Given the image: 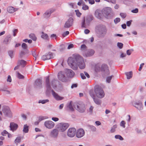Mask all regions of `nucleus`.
<instances>
[{"mask_svg":"<svg viewBox=\"0 0 146 146\" xmlns=\"http://www.w3.org/2000/svg\"><path fill=\"white\" fill-rule=\"evenodd\" d=\"M74 58L71 57H69L68 60V63L71 68L74 70L78 69V67L81 69L85 68L86 65L83 57L78 54L73 55Z\"/></svg>","mask_w":146,"mask_h":146,"instance_id":"nucleus-1","label":"nucleus"},{"mask_svg":"<svg viewBox=\"0 0 146 146\" xmlns=\"http://www.w3.org/2000/svg\"><path fill=\"white\" fill-rule=\"evenodd\" d=\"M80 50L82 55L84 57L91 56L95 53V51L93 49H87L86 46H81Z\"/></svg>","mask_w":146,"mask_h":146,"instance_id":"nucleus-2","label":"nucleus"},{"mask_svg":"<svg viewBox=\"0 0 146 146\" xmlns=\"http://www.w3.org/2000/svg\"><path fill=\"white\" fill-rule=\"evenodd\" d=\"M94 19L92 15L89 14L88 15L85 19V17L83 18L82 23L81 27L82 28H86L87 26L90 25L91 22Z\"/></svg>","mask_w":146,"mask_h":146,"instance_id":"nucleus-3","label":"nucleus"},{"mask_svg":"<svg viewBox=\"0 0 146 146\" xmlns=\"http://www.w3.org/2000/svg\"><path fill=\"white\" fill-rule=\"evenodd\" d=\"M94 92L96 96L98 98H103L105 96V94L103 89L98 85L95 86Z\"/></svg>","mask_w":146,"mask_h":146,"instance_id":"nucleus-4","label":"nucleus"},{"mask_svg":"<svg viewBox=\"0 0 146 146\" xmlns=\"http://www.w3.org/2000/svg\"><path fill=\"white\" fill-rule=\"evenodd\" d=\"M102 10L103 15L106 18L110 19L113 17L114 14L111 11V8L106 7L103 9Z\"/></svg>","mask_w":146,"mask_h":146,"instance_id":"nucleus-5","label":"nucleus"},{"mask_svg":"<svg viewBox=\"0 0 146 146\" xmlns=\"http://www.w3.org/2000/svg\"><path fill=\"white\" fill-rule=\"evenodd\" d=\"M98 28L99 37H104L107 33V30L106 27L104 25H100L98 27Z\"/></svg>","mask_w":146,"mask_h":146,"instance_id":"nucleus-6","label":"nucleus"},{"mask_svg":"<svg viewBox=\"0 0 146 146\" xmlns=\"http://www.w3.org/2000/svg\"><path fill=\"white\" fill-rule=\"evenodd\" d=\"M69 125L68 123H60L58 124L57 128L61 132H64L68 127Z\"/></svg>","mask_w":146,"mask_h":146,"instance_id":"nucleus-7","label":"nucleus"},{"mask_svg":"<svg viewBox=\"0 0 146 146\" xmlns=\"http://www.w3.org/2000/svg\"><path fill=\"white\" fill-rule=\"evenodd\" d=\"M2 111L5 116L11 117L12 113L9 107L7 106H3L2 108Z\"/></svg>","mask_w":146,"mask_h":146,"instance_id":"nucleus-8","label":"nucleus"},{"mask_svg":"<svg viewBox=\"0 0 146 146\" xmlns=\"http://www.w3.org/2000/svg\"><path fill=\"white\" fill-rule=\"evenodd\" d=\"M133 105L139 110H142L143 109V104L140 101L136 100L132 102Z\"/></svg>","mask_w":146,"mask_h":146,"instance_id":"nucleus-9","label":"nucleus"},{"mask_svg":"<svg viewBox=\"0 0 146 146\" xmlns=\"http://www.w3.org/2000/svg\"><path fill=\"white\" fill-rule=\"evenodd\" d=\"M76 109L80 112L83 113L86 110L85 104L84 103L81 102L78 104L77 105Z\"/></svg>","mask_w":146,"mask_h":146,"instance_id":"nucleus-10","label":"nucleus"},{"mask_svg":"<svg viewBox=\"0 0 146 146\" xmlns=\"http://www.w3.org/2000/svg\"><path fill=\"white\" fill-rule=\"evenodd\" d=\"M95 17L98 19L100 20H102L104 18V15H103L102 10L100 9H97L94 13Z\"/></svg>","mask_w":146,"mask_h":146,"instance_id":"nucleus-11","label":"nucleus"},{"mask_svg":"<svg viewBox=\"0 0 146 146\" xmlns=\"http://www.w3.org/2000/svg\"><path fill=\"white\" fill-rule=\"evenodd\" d=\"M55 124L54 122L51 121H46L44 122L45 126L48 129H51L53 128Z\"/></svg>","mask_w":146,"mask_h":146,"instance_id":"nucleus-12","label":"nucleus"},{"mask_svg":"<svg viewBox=\"0 0 146 146\" xmlns=\"http://www.w3.org/2000/svg\"><path fill=\"white\" fill-rule=\"evenodd\" d=\"M73 19L71 17L69 18L66 22L64 27L65 28H69L72 26L73 23Z\"/></svg>","mask_w":146,"mask_h":146,"instance_id":"nucleus-13","label":"nucleus"},{"mask_svg":"<svg viewBox=\"0 0 146 146\" xmlns=\"http://www.w3.org/2000/svg\"><path fill=\"white\" fill-rule=\"evenodd\" d=\"M58 129H54L51 131L50 136L52 138H56L58 136Z\"/></svg>","mask_w":146,"mask_h":146,"instance_id":"nucleus-14","label":"nucleus"},{"mask_svg":"<svg viewBox=\"0 0 146 146\" xmlns=\"http://www.w3.org/2000/svg\"><path fill=\"white\" fill-rule=\"evenodd\" d=\"M42 80L40 79H36L35 82L34 84V86L36 88H40L42 87Z\"/></svg>","mask_w":146,"mask_h":146,"instance_id":"nucleus-15","label":"nucleus"},{"mask_svg":"<svg viewBox=\"0 0 146 146\" xmlns=\"http://www.w3.org/2000/svg\"><path fill=\"white\" fill-rule=\"evenodd\" d=\"M76 133V129L73 127L71 128H69L68 130L67 135L70 137H73L75 135Z\"/></svg>","mask_w":146,"mask_h":146,"instance_id":"nucleus-16","label":"nucleus"},{"mask_svg":"<svg viewBox=\"0 0 146 146\" xmlns=\"http://www.w3.org/2000/svg\"><path fill=\"white\" fill-rule=\"evenodd\" d=\"M102 70L103 72L106 75H108L110 74V72L108 67L106 64H103L102 66Z\"/></svg>","mask_w":146,"mask_h":146,"instance_id":"nucleus-17","label":"nucleus"},{"mask_svg":"<svg viewBox=\"0 0 146 146\" xmlns=\"http://www.w3.org/2000/svg\"><path fill=\"white\" fill-rule=\"evenodd\" d=\"M58 78L59 80L63 82H65L66 80V77L64 75V72L60 71L59 72L58 75Z\"/></svg>","mask_w":146,"mask_h":146,"instance_id":"nucleus-18","label":"nucleus"},{"mask_svg":"<svg viewBox=\"0 0 146 146\" xmlns=\"http://www.w3.org/2000/svg\"><path fill=\"white\" fill-rule=\"evenodd\" d=\"M53 58V56L52 53L50 52H49L48 54L43 56L42 57V59L43 60L50 59Z\"/></svg>","mask_w":146,"mask_h":146,"instance_id":"nucleus-19","label":"nucleus"},{"mask_svg":"<svg viewBox=\"0 0 146 146\" xmlns=\"http://www.w3.org/2000/svg\"><path fill=\"white\" fill-rule=\"evenodd\" d=\"M52 93V96L57 101L61 100L64 99V97L60 96L58 94L56 93L54 91L52 90H51Z\"/></svg>","mask_w":146,"mask_h":146,"instance_id":"nucleus-20","label":"nucleus"},{"mask_svg":"<svg viewBox=\"0 0 146 146\" xmlns=\"http://www.w3.org/2000/svg\"><path fill=\"white\" fill-rule=\"evenodd\" d=\"M85 134V132L82 129H78L76 133V136L78 138H80L83 137Z\"/></svg>","mask_w":146,"mask_h":146,"instance_id":"nucleus-21","label":"nucleus"},{"mask_svg":"<svg viewBox=\"0 0 146 146\" xmlns=\"http://www.w3.org/2000/svg\"><path fill=\"white\" fill-rule=\"evenodd\" d=\"M22 50L20 53L19 56L22 58L27 53H28V50L27 49V46H22Z\"/></svg>","mask_w":146,"mask_h":146,"instance_id":"nucleus-22","label":"nucleus"},{"mask_svg":"<svg viewBox=\"0 0 146 146\" xmlns=\"http://www.w3.org/2000/svg\"><path fill=\"white\" fill-rule=\"evenodd\" d=\"M65 72L67 76L70 78H72L74 75V73L71 70L66 69L65 70Z\"/></svg>","mask_w":146,"mask_h":146,"instance_id":"nucleus-23","label":"nucleus"},{"mask_svg":"<svg viewBox=\"0 0 146 146\" xmlns=\"http://www.w3.org/2000/svg\"><path fill=\"white\" fill-rule=\"evenodd\" d=\"M9 127L11 130L14 131L16 130L18 127V125L17 124L11 122L10 123Z\"/></svg>","mask_w":146,"mask_h":146,"instance_id":"nucleus-24","label":"nucleus"},{"mask_svg":"<svg viewBox=\"0 0 146 146\" xmlns=\"http://www.w3.org/2000/svg\"><path fill=\"white\" fill-rule=\"evenodd\" d=\"M11 39V35H9L6 37L3 41L4 44H8L10 42Z\"/></svg>","mask_w":146,"mask_h":146,"instance_id":"nucleus-25","label":"nucleus"},{"mask_svg":"<svg viewBox=\"0 0 146 146\" xmlns=\"http://www.w3.org/2000/svg\"><path fill=\"white\" fill-rule=\"evenodd\" d=\"M46 84L47 91L48 92H49L51 90V87L50 85L49 78L48 76L47 77L46 79Z\"/></svg>","mask_w":146,"mask_h":146,"instance_id":"nucleus-26","label":"nucleus"},{"mask_svg":"<svg viewBox=\"0 0 146 146\" xmlns=\"http://www.w3.org/2000/svg\"><path fill=\"white\" fill-rule=\"evenodd\" d=\"M41 33L42 35L41 36V37L42 38L47 41L49 40V38L47 34L44 33L43 32H42Z\"/></svg>","mask_w":146,"mask_h":146,"instance_id":"nucleus-27","label":"nucleus"},{"mask_svg":"<svg viewBox=\"0 0 146 146\" xmlns=\"http://www.w3.org/2000/svg\"><path fill=\"white\" fill-rule=\"evenodd\" d=\"M7 9V11L10 13H13L17 10V9L15 10L14 7L12 6L9 7Z\"/></svg>","mask_w":146,"mask_h":146,"instance_id":"nucleus-28","label":"nucleus"},{"mask_svg":"<svg viewBox=\"0 0 146 146\" xmlns=\"http://www.w3.org/2000/svg\"><path fill=\"white\" fill-rule=\"evenodd\" d=\"M26 62L24 60H19L18 63L19 65H21L22 67H24L26 64Z\"/></svg>","mask_w":146,"mask_h":146,"instance_id":"nucleus-29","label":"nucleus"},{"mask_svg":"<svg viewBox=\"0 0 146 146\" xmlns=\"http://www.w3.org/2000/svg\"><path fill=\"white\" fill-rule=\"evenodd\" d=\"M93 99L94 102L96 104L99 105L101 104V101L98 98L95 97Z\"/></svg>","mask_w":146,"mask_h":146,"instance_id":"nucleus-30","label":"nucleus"},{"mask_svg":"<svg viewBox=\"0 0 146 146\" xmlns=\"http://www.w3.org/2000/svg\"><path fill=\"white\" fill-rule=\"evenodd\" d=\"M125 74L127 76V79H129L132 77V72H126Z\"/></svg>","mask_w":146,"mask_h":146,"instance_id":"nucleus-31","label":"nucleus"},{"mask_svg":"<svg viewBox=\"0 0 146 146\" xmlns=\"http://www.w3.org/2000/svg\"><path fill=\"white\" fill-rule=\"evenodd\" d=\"M23 131L25 133H27L29 131V126L27 125H24Z\"/></svg>","mask_w":146,"mask_h":146,"instance_id":"nucleus-32","label":"nucleus"},{"mask_svg":"<svg viewBox=\"0 0 146 146\" xmlns=\"http://www.w3.org/2000/svg\"><path fill=\"white\" fill-rule=\"evenodd\" d=\"M58 82L57 80L55 79L53 80L51 82V84L52 86L54 88H56V82Z\"/></svg>","mask_w":146,"mask_h":146,"instance_id":"nucleus-33","label":"nucleus"},{"mask_svg":"<svg viewBox=\"0 0 146 146\" xmlns=\"http://www.w3.org/2000/svg\"><path fill=\"white\" fill-rule=\"evenodd\" d=\"M48 118V116H41L39 117L38 121L40 122L42 120L47 119Z\"/></svg>","mask_w":146,"mask_h":146,"instance_id":"nucleus-34","label":"nucleus"},{"mask_svg":"<svg viewBox=\"0 0 146 146\" xmlns=\"http://www.w3.org/2000/svg\"><path fill=\"white\" fill-rule=\"evenodd\" d=\"M89 43V41L87 40H85L83 41L80 43H77V44L80 45L81 44V43H83V44H81V46H86V44H87V43Z\"/></svg>","mask_w":146,"mask_h":146,"instance_id":"nucleus-35","label":"nucleus"},{"mask_svg":"<svg viewBox=\"0 0 146 146\" xmlns=\"http://www.w3.org/2000/svg\"><path fill=\"white\" fill-rule=\"evenodd\" d=\"M29 37L32 39L33 40L35 41L37 39L35 35L34 34H31L29 35Z\"/></svg>","mask_w":146,"mask_h":146,"instance_id":"nucleus-36","label":"nucleus"},{"mask_svg":"<svg viewBox=\"0 0 146 146\" xmlns=\"http://www.w3.org/2000/svg\"><path fill=\"white\" fill-rule=\"evenodd\" d=\"M60 46H74V44L71 42L65 43L63 42Z\"/></svg>","mask_w":146,"mask_h":146,"instance_id":"nucleus-37","label":"nucleus"},{"mask_svg":"<svg viewBox=\"0 0 146 146\" xmlns=\"http://www.w3.org/2000/svg\"><path fill=\"white\" fill-rule=\"evenodd\" d=\"M89 93L91 97L93 99L95 97L94 92L93 90H90Z\"/></svg>","mask_w":146,"mask_h":146,"instance_id":"nucleus-38","label":"nucleus"},{"mask_svg":"<svg viewBox=\"0 0 146 146\" xmlns=\"http://www.w3.org/2000/svg\"><path fill=\"white\" fill-rule=\"evenodd\" d=\"M88 128L91 129L93 131H96V127L92 125H89L88 126Z\"/></svg>","mask_w":146,"mask_h":146,"instance_id":"nucleus-39","label":"nucleus"},{"mask_svg":"<svg viewBox=\"0 0 146 146\" xmlns=\"http://www.w3.org/2000/svg\"><path fill=\"white\" fill-rule=\"evenodd\" d=\"M49 100L48 99L40 100L38 102L39 103H42V104H44L49 102Z\"/></svg>","mask_w":146,"mask_h":146,"instance_id":"nucleus-40","label":"nucleus"},{"mask_svg":"<svg viewBox=\"0 0 146 146\" xmlns=\"http://www.w3.org/2000/svg\"><path fill=\"white\" fill-rule=\"evenodd\" d=\"M58 50L60 52H63L66 50L65 46H59Z\"/></svg>","mask_w":146,"mask_h":146,"instance_id":"nucleus-41","label":"nucleus"},{"mask_svg":"<svg viewBox=\"0 0 146 146\" xmlns=\"http://www.w3.org/2000/svg\"><path fill=\"white\" fill-rule=\"evenodd\" d=\"M50 15V14L49 13V12H48V11H46L43 15L44 17L46 18L49 17Z\"/></svg>","mask_w":146,"mask_h":146,"instance_id":"nucleus-42","label":"nucleus"},{"mask_svg":"<svg viewBox=\"0 0 146 146\" xmlns=\"http://www.w3.org/2000/svg\"><path fill=\"white\" fill-rule=\"evenodd\" d=\"M115 138L117 139H119L120 140L122 141L123 140V138L122 136L119 135H116L115 136Z\"/></svg>","mask_w":146,"mask_h":146,"instance_id":"nucleus-43","label":"nucleus"},{"mask_svg":"<svg viewBox=\"0 0 146 146\" xmlns=\"http://www.w3.org/2000/svg\"><path fill=\"white\" fill-rule=\"evenodd\" d=\"M113 76V75H111L110 76L107 77L106 79V81L108 83H110Z\"/></svg>","mask_w":146,"mask_h":146,"instance_id":"nucleus-44","label":"nucleus"},{"mask_svg":"<svg viewBox=\"0 0 146 146\" xmlns=\"http://www.w3.org/2000/svg\"><path fill=\"white\" fill-rule=\"evenodd\" d=\"M117 127V125H113L111 128L110 130V132L111 133L114 132L115 131V129Z\"/></svg>","mask_w":146,"mask_h":146,"instance_id":"nucleus-45","label":"nucleus"},{"mask_svg":"<svg viewBox=\"0 0 146 146\" xmlns=\"http://www.w3.org/2000/svg\"><path fill=\"white\" fill-rule=\"evenodd\" d=\"M13 52L14 51L13 50H9L8 51V54L11 58H13Z\"/></svg>","mask_w":146,"mask_h":146,"instance_id":"nucleus-46","label":"nucleus"},{"mask_svg":"<svg viewBox=\"0 0 146 146\" xmlns=\"http://www.w3.org/2000/svg\"><path fill=\"white\" fill-rule=\"evenodd\" d=\"M67 108L69 109V110L70 111H73L74 110V109L73 108L71 104V102L68 105Z\"/></svg>","mask_w":146,"mask_h":146,"instance_id":"nucleus-47","label":"nucleus"},{"mask_svg":"<svg viewBox=\"0 0 146 146\" xmlns=\"http://www.w3.org/2000/svg\"><path fill=\"white\" fill-rule=\"evenodd\" d=\"M75 12L76 13V14L77 16L78 17H80L82 15L81 13L79 12L78 9L75 10Z\"/></svg>","mask_w":146,"mask_h":146,"instance_id":"nucleus-48","label":"nucleus"},{"mask_svg":"<svg viewBox=\"0 0 146 146\" xmlns=\"http://www.w3.org/2000/svg\"><path fill=\"white\" fill-rule=\"evenodd\" d=\"M100 70V67L98 65L96 66L95 70L96 72H99Z\"/></svg>","mask_w":146,"mask_h":146,"instance_id":"nucleus-49","label":"nucleus"},{"mask_svg":"<svg viewBox=\"0 0 146 146\" xmlns=\"http://www.w3.org/2000/svg\"><path fill=\"white\" fill-rule=\"evenodd\" d=\"M120 19L119 18H116L114 20V22L115 24H117L118 23L120 22Z\"/></svg>","mask_w":146,"mask_h":146,"instance_id":"nucleus-50","label":"nucleus"},{"mask_svg":"<svg viewBox=\"0 0 146 146\" xmlns=\"http://www.w3.org/2000/svg\"><path fill=\"white\" fill-rule=\"evenodd\" d=\"M82 9L84 10H86L89 9V7L88 5L85 4H84L82 7Z\"/></svg>","mask_w":146,"mask_h":146,"instance_id":"nucleus-51","label":"nucleus"},{"mask_svg":"<svg viewBox=\"0 0 146 146\" xmlns=\"http://www.w3.org/2000/svg\"><path fill=\"white\" fill-rule=\"evenodd\" d=\"M21 141V137H17L15 140V143H19Z\"/></svg>","mask_w":146,"mask_h":146,"instance_id":"nucleus-52","label":"nucleus"},{"mask_svg":"<svg viewBox=\"0 0 146 146\" xmlns=\"http://www.w3.org/2000/svg\"><path fill=\"white\" fill-rule=\"evenodd\" d=\"M125 122L124 121H122L120 123V125L124 128L125 127Z\"/></svg>","mask_w":146,"mask_h":146,"instance_id":"nucleus-53","label":"nucleus"},{"mask_svg":"<svg viewBox=\"0 0 146 146\" xmlns=\"http://www.w3.org/2000/svg\"><path fill=\"white\" fill-rule=\"evenodd\" d=\"M133 51V50L132 49H130V50H128L127 51L126 53L127 55H130L131 53Z\"/></svg>","mask_w":146,"mask_h":146,"instance_id":"nucleus-54","label":"nucleus"},{"mask_svg":"<svg viewBox=\"0 0 146 146\" xmlns=\"http://www.w3.org/2000/svg\"><path fill=\"white\" fill-rule=\"evenodd\" d=\"M138 9L136 8L135 9L132 10L131 12L133 13H137L138 12Z\"/></svg>","mask_w":146,"mask_h":146,"instance_id":"nucleus-55","label":"nucleus"},{"mask_svg":"<svg viewBox=\"0 0 146 146\" xmlns=\"http://www.w3.org/2000/svg\"><path fill=\"white\" fill-rule=\"evenodd\" d=\"M132 22V20H130L129 21H128L126 22V25L127 26L129 27L131 23V22Z\"/></svg>","mask_w":146,"mask_h":146,"instance_id":"nucleus-56","label":"nucleus"},{"mask_svg":"<svg viewBox=\"0 0 146 146\" xmlns=\"http://www.w3.org/2000/svg\"><path fill=\"white\" fill-rule=\"evenodd\" d=\"M120 15L123 18H125L126 16V14L125 13H120Z\"/></svg>","mask_w":146,"mask_h":146,"instance_id":"nucleus-57","label":"nucleus"},{"mask_svg":"<svg viewBox=\"0 0 146 146\" xmlns=\"http://www.w3.org/2000/svg\"><path fill=\"white\" fill-rule=\"evenodd\" d=\"M8 133V132L6 130H4L3 131L1 132V134L2 135L5 136Z\"/></svg>","mask_w":146,"mask_h":146,"instance_id":"nucleus-58","label":"nucleus"},{"mask_svg":"<svg viewBox=\"0 0 146 146\" xmlns=\"http://www.w3.org/2000/svg\"><path fill=\"white\" fill-rule=\"evenodd\" d=\"M80 75L81 78L82 79H85L86 78V77L85 76L84 74V73H81L80 74Z\"/></svg>","mask_w":146,"mask_h":146,"instance_id":"nucleus-59","label":"nucleus"},{"mask_svg":"<svg viewBox=\"0 0 146 146\" xmlns=\"http://www.w3.org/2000/svg\"><path fill=\"white\" fill-rule=\"evenodd\" d=\"M17 77L19 79H23L24 78L23 76L21 75L19 73H17Z\"/></svg>","mask_w":146,"mask_h":146,"instance_id":"nucleus-60","label":"nucleus"},{"mask_svg":"<svg viewBox=\"0 0 146 146\" xmlns=\"http://www.w3.org/2000/svg\"><path fill=\"white\" fill-rule=\"evenodd\" d=\"M93 108L94 107L92 106H91L90 107L89 110V112H90V113H92Z\"/></svg>","mask_w":146,"mask_h":146,"instance_id":"nucleus-61","label":"nucleus"},{"mask_svg":"<svg viewBox=\"0 0 146 146\" xmlns=\"http://www.w3.org/2000/svg\"><path fill=\"white\" fill-rule=\"evenodd\" d=\"M69 33V32L68 31H66V32H64L62 34V36H63L64 37L67 35H68Z\"/></svg>","mask_w":146,"mask_h":146,"instance_id":"nucleus-62","label":"nucleus"},{"mask_svg":"<svg viewBox=\"0 0 146 146\" xmlns=\"http://www.w3.org/2000/svg\"><path fill=\"white\" fill-rule=\"evenodd\" d=\"M126 56V55L125 53H122L120 55V57L121 58H123L125 57Z\"/></svg>","mask_w":146,"mask_h":146,"instance_id":"nucleus-63","label":"nucleus"},{"mask_svg":"<svg viewBox=\"0 0 146 146\" xmlns=\"http://www.w3.org/2000/svg\"><path fill=\"white\" fill-rule=\"evenodd\" d=\"M52 119L54 121H57L59 120V119L57 117H53L52 118Z\"/></svg>","mask_w":146,"mask_h":146,"instance_id":"nucleus-64","label":"nucleus"}]
</instances>
